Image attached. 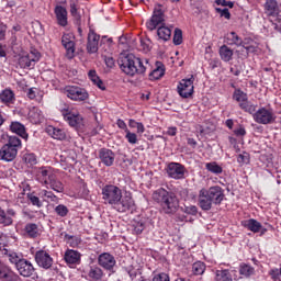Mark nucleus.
Masks as SVG:
<instances>
[{
	"label": "nucleus",
	"instance_id": "obj_1",
	"mask_svg": "<svg viewBox=\"0 0 281 281\" xmlns=\"http://www.w3.org/2000/svg\"><path fill=\"white\" fill-rule=\"evenodd\" d=\"M102 200L105 205H112L116 212H128L135 207V200L131 194L122 195V189L114 184H108L102 188Z\"/></svg>",
	"mask_w": 281,
	"mask_h": 281
},
{
	"label": "nucleus",
	"instance_id": "obj_2",
	"mask_svg": "<svg viewBox=\"0 0 281 281\" xmlns=\"http://www.w3.org/2000/svg\"><path fill=\"white\" fill-rule=\"evenodd\" d=\"M225 199V190L221 186L202 188L198 194V205L202 212H210L214 205H221Z\"/></svg>",
	"mask_w": 281,
	"mask_h": 281
},
{
	"label": "nucleus",
	"instance_id": "obj_3",
	"mask_svg": "<svg viewBox=\"0 0 281 281\" xmlns=\"http://www.w3.org/2000/svg\"><path fill=\"white\" fill-rule=\"evenodd\" d=\"M153 201L159 203L165 214H175L179 210V198L172 191L159 188L153 192Z\"/></svg>",
	"mask_w": 281,
	"mask_h": 281
},
{
	"label": "nucleus",
	"instance_id": "obj_4",
	"mask_svg": "<svg viewBox=\"0 0 281 281\" xmlns=\"http://www.w3.org/2000/svg\"><path fill=\"white\" fill-rule=\"evenodd\" d=\"M119 66L123 74L131 77L135 76L136 74L144 75L146 74V69H148V67L144 65V61L133 54L120 57Z\"/></svg>",
	"mask_w": 281,
	"mask_h": 281
},
{
	"label": "nucleus",
	"instance_id": "obj_5",
	"mask_svg": "<svg viewBox=\"0 0 281 281\" xmlns=\"http://www.w3.org/2000/svg\"><path fill=\"white\" fill-rule=\"evenodd\" d=\"M278 116H276V112L271 108H260L252 114V120L257 124H274Z\"/></svg>",
	"mask_w": 281,
	"mask_h": 281
},
{
	"label": "nucleus",
	"instance_id": "obj_6",
	"mask_svg": "<svg viewBox=\"0 0 281 281\" xmlns=\"http://www.w3.org/2000/svg\"><path fill=\"white\" fill-rule=\"evenodd\" d=\"M166 23V14L164 13V9H161V4H157L154 8V13L149 21L146 22V27L149 32L157 30Z\"/></svg>",
	"mask_w": 281,
	"mask_h": 281
},
{
	"label": "nucleus",
	"instance_id": "obj_7",
	"mask_svg": "<svg viewBox=\"0 0 281 281\" xmlns=\"http://www.w3.org/2000/svg\"><path fill=\"white\" fill-rule=\"evenodd\" d=\"M64 93L74 102H85V100H89V92H87L85 88L77 86H66Z\"/></svg>",
	"mask_w": 281,
	"mask_h": 281
},
{
	"label": "nucleus",
	"instance_id": "obj_8",
	"mask_svg": "<svg viewBox=\"0 0 281 281\" xmlns=\"http://www.w3.org/2000/svg\"><path fill=\"white\" fill-rule=\"evenodd\" d=\"M98 265L105 271H109L110 276H113V273H115V265H117V261L110 252H103L98 257Z\"/></svg>",
	"mask_w": 281,
	"mask_h": 281
},
{
	"label": "nucleus",
	"instance_id": "obj_9",
	"mask_svg": "<svg viewBox=\"0 0 281 281\" xmlns=\"http://www.w3.org/2000/svg\"><path fill=\"white\" fill-rule=\"evenodd\" d=\"M41 60V53L38 50H32L26 55H22L18 59V65L21 69H30V67H34L35 63Z\"/></svg>",
	"mask_w": 281,
	"mask_h": 281
},
{
	"label": "nucleus",
	"instance_id": "obj_10",
	"mask_svg": "<svg viewBox=\"0 0 281 281\" xmlns=\"http://www.w3.org/2000/svg\"><path fill=\"white\" fill-rule=\"evenodd\" d=\"M34 258L36 265L40 266L42 269H52V266L54 265V258H52V255H49L47 250H37L34 255Z\"/></svg>",
	"mask_w": 281,
	"mask_h": 281
},
{
	"label": "nucleus",
	"instance_id": "obj_11",
	"mask_svg": "<svg viewBox=\"0 0 281 281\" xmlns=\"http://www.w3.org/2000/svg\"><path fill=\"white\" fill-rule=\"evenodd\" d=\"M178 93L181 98H190L194 93V77L182 79L178 85Z\"/></svg>",
	"mask_w": 281,
	"mask_h": 281
},
{
	"label": "nucleus",
	"instance_id": "obj_12",
	"mask_svg": "<svg viewBox=\"0 0 281 281\" xmlns=\"http://www.w3.org/2000/svg\"><path fill=\"white\" fill-rule=\"evenodd\" d=\"M15 269L20 273V276H22V278H32V276L36 274V269L34 268V265L25 258L18 263V267Z\"/></svg>",
	"mask_w": 281,
	"mask_h": 281
},
{
	"label": "nucleus",
	"instance_id": "obj_13",
	"mask_svg": "<svg viewBox=\"0 0 281 281\" xmlns=\"http://www.w3.org/2000/svg\"><path fill=\"white\" fill-rule=\"evenodd\" d=\"M167 175L171 179H183L186 177V167L179 162H170L167 167Z\"/></svg>",
	"mask_w": 281,
	"mask_h": 281
},
{
	"label": "nucleus",
	"instance_id": "obj_14",
	"mask_svg": "<svg viewBox=\"0 0 281 281\" xmlns=\"http://www.w3.org/2000/svg\"><path fill=\"white\" fill-rule=\"evenodd\" d=\"M100 44V35L93 31L89 30L88 41H87V52L88 54H98V45Z\"/></svg>",
	"mask_w": 281,
	"mask_h": 281
},
{
	"label": "nucleus",
	"instance_id": "obj_15",
	"mask_svg": "<svg viewBox=\"0 0 281 281\" xmlns=\"http://www.w3.org/2000/svg\"><path fill=\"white\" fill-rule=\"evenodd\" d=\"M14 218H16V211L14 209H8L5 211L0 207V225L10 227L14 225Z\"/></svg>",
	"mask_w": 281,
	"mask_h": 281
},
{
	"label": "nucleus",
	"instance_id": "obj_16",
	"mask_svg": "<svg viewBox=\"0 0 281 281\" xmlns=\"http://www.w3.org/2000/svg\"><path fill=\"white\" fill-rule=\"evenodd\" d=\"M72 38L71 34H64L61 36V45L65 47L66 56L69 59L74 58L76 54V42Z\"/></svg>",
	"mask_w": 281,
	"mask_h": 281
},
{
	"label": "nucleus",
	"instance_id": "obj_17",
	"mask_svg": "<svg viewBox=\"0 0 281 281\" xmlns=\"http://www.w3.org/2000/svg\"><path fill=\"white\" fill-rule=\"evenodd\" d=\"M0 280L1 281H19L20 277L10 268V266L0 261Z\"/></svg>",
	"mask_w": 281,
	"mask_h": 281
},
{
	"label": "nucleus",
	"instance_id": "obj_18",
	"mask_svg": "<svg viewBox=\"0 0 281 281\" xmlns=\"http://www.w3.org/2000/svg\"><path fill=\"white\" fill-rule=\"evenodd\" d=\"M56 176L54 173V170H52L50 167H41L37 171V181L42 183V186H46L49 183V181Z\"/></svg>",
	"mask_w": 281,
	"mask_h": 281
},
{
	"label": "nucleus",
	"instance_id": "obj_19",
	"mask_svg": "<svg viewBox=\"0 0 281 281\" xmlns=\"http://www.w3.org/2000/svg\"><path fill=\"white\" fill-rule=\"evenodd\" d=\"M99 159L103 162V166L111 167L115 164V153L103 147L99 149Z\"/></svg>",
	"mask_w": 281,
	"mask_h": 281
},
{
	"label": "nucleus",
	"instance_id": "obj_20",
	"mask_svg": "<svg viewBox=\"0 0 281 281\" xmlns=\"http://www.w3.org/2000/svg\"><path fill=\"white\" fill-rule=\"evenodd\" d=\"M55 16L57 20V25H60V27H67L68 25V13L67 9L63 5L55 7Z\"/></svg>",
	"mask_w": 281,
	"mask_h": 281
},
{
	"label": "nucleus",
	"instance_id": "obj_21",
	"mask_svg": "<svg viewBox=\"0 0 281 281\" xmlns=\"http://www.w3.org/2000/svg\"><path fill=\"white\" fill-rule=\"evenodd\" d=\"M19 151L8 145H3L0 149V158L2 161H14Z\"/></svg>",
	"mask_w": 281,
	"mask_h": 281
},
{
	"label": "nucleus",
	"instance_id": "obj_22",
	"mask_svg": "<svg viewBox=\"0 0 281 281\" xmlns=\"http://www.w3.org/2000/svg\"><path fill=\"white\" fill-rule=\"evenodd\" d=\"M241 227H245V229L252 232V234H258L262 229V224L258 222V220L249 218L241 221Z\"/></svg>",
	"mask_w": 281,
	"mask_h": 281
},
{
	"label": "nucleus",
	"instance_id": "obj_23",
	"mask_svg": "<svg viewBox=\"0 0 281 281\" xmlns=\"http://www.w3.org/2000/svg\"><path fill=\"white\" fill-rule=\"evenodd\" d=\"M65 122L72 128H80L82 126V116L78 112H74L64 117Z\"/></svg>",
	"mask_w": 281,
	"mask_h": 281
},
{
	"label": "nucleus",
	"instance_id": "obj_24",
	"mask_svg": "<svg viewBox=\"0 0 281 281\" xmlns=\"http://www.w3.org/2000/svg\"><path fill=\"white\" fill-rule=\"evenodd\" d=\"M82 255L74 249H67L64 255V260L67 265H80V258Z\"/></svg>",
	"mask_w": 281,
	"mask_h": 281
},
{
	"label": "nucleus",
	"instance_id": "obj_25",
	"mask_svg": "<svg viewBox=\"0 0 281 281\" xmlns=\"http://www.w3.org/2000/svg\"><path fill=\"white\" fill-rule=\"evenodd\" d=\"M265 12L268 16H278L280 14V7L278 0H267L263 4Z\"/></svg>",
	"mask_w": 281,
	"mask_h": 281
},
{
	"label": "nucleus",
	"instance_id": "obj_26",
	"mask_svg": "<svg viewBox=\"0 0 281 281\" xmlns=\"http://www.w3.org/2000/svg\"><path fill=\"white\" fill-rule=\"evenodd\" d=\"M70 14L75 24L82 25V15H80L78 0H69Z\"/></svg>",
	"mask_w": 281,
	"mask_h": 281
},
{
	"label": "nucleus",
	"instance_id": "obj_27",
	"mask_svg": "<svg viewBox=\"0 0 281 281\" xmlns=\"http://www.w3.org/2000/svg\"><path fill=\"white\" fill-rule=\"evenodd\" d=\"M166 74V67L161 61H156V67L149 72V80H159L164 78Z\"/></svg>",
	"mask_w": 281,
	"mask_h": 281
},
{
	"label": "nucleus",
	"instance_id": "obj_28",
	"mask_svg": "<svg viewBox=\"0 0 281 281\" xmlns=\"http://www.w3.org/2000/svg\"><path fill=\"white\" fill-rule=\"evenodd\" d=\"M171 36H172V29L164 24L161 26H158L157 29L158 41H162L164 43H167V41H169Z\"/></svg>",
	"mask_w": 281,
	"mask_h": 281
},
{
	"label": "nucleus",
	"instance_id": "obj_29",
	"mask_svg": "<svg viewBox=\"0 0 281 281\" xmlns=\"http://www.w3.org/2000/svg\"><path fill=\"white\" fill-rule=\"evenodd\" d=\"M88 278L90 281H101L104 278V271L98 266H91L88 271Z\"/></svg>",
	"mask_w": 281,
	"mask_h": 281
},
{
	"label": "nucleus",
	"instance_id": "obj_30",
	"mask_svg": "<svg viewBox=\"0 0 281 281\" xmlns=\"http://www.w3.org/2000/svg\"><path fill=\"white\" fill-rule=\"evenodd\" d=\"M11 133H15L22 137V139H27V132L25 131V125L21 124L20 122H12L10 125Z\"/></svg>",
	"mask_w": 281,
	"mask_h": 281
},
{
	"label": "nucleus",
	"instance_id": "obj_31",
	"mask_svg": "<svg viewBox=\"0 0 281 281\" xmlns=\"http://www.w3.org/2000/svg\"><path fill=\"white\" fill-rule=\"evenodd\" d=\"M46 133L50 135L53 139H59V140L67 139V133H65V130H60L52 125L46 128Z\"/></svg>",
	"mask_w": 281,
	"mask_h": 281
},
{
	"label": "nucleus",
	"instance_id": "obj_32",
	"mask_svg": "<svg viewBox=\"0 0 281 281\" xmlns=\"http://www.w3.org/2000/svg\"><path fill=\"white\" fill-rule=\"evenodd\" d=\"M29 120L32 124H41V120H43V112L38 108H32L29 111Z\"/></svg>",
	"mask_w": 281,
	"mask_h": 281
},
{
	"label": "nucleus",
	"instance_id": "obj_33",
	"mask_svg": "<svg viewBox=\"0 0 281 281\" xmlns=\"http://www.w3.org/2000/svg\"><path fill=\"white\" fill-rule=\"evenodd\" d=\"M220 57L224 63H229V60L234 58V50L229 48L227 45H222L220 47Z\"/></svg>",
	"mask_w": 281,
	"mask_h": 281
},
{
	"label": "nucleus",
	"instance_id": "obj_34",
	"mask_svg": "<svg viewBox=\"0 0 281 281\" xmlns=\"http://www.w3.org/2000/svg\"><path fill=\"white\" fill-rule=\"evenodd\" d=\"M46 188H50V190H54V192L63 193L65 192V184L58 178L55 177L49 181V183L46 186Z\"/></svg>",
	"mask_w": 281,
	"mask_h": 281
},
{
	"label": "nucleus",
	"instance_id": "obj_35",
	"mask_svg": "<svg viewBox=\"0 0 281 281\" xmlns=\"http://www.w3.org/2000/svg\"><path fill=\"white\" fill-rule=\"evenodd\" d=\"M0 100L2 104H14V92L10 89H4L0 93Z\"/></svg>",
	"mask_w": 281,
	"mask_h": 281
},
{
	"label": "nucleus",
	"instance_id": "obj_36",
	"mask_svg": "<svg viewBox=\"0 0 281 281\" xmlns=\"http://www.w3.org/2000/svg\"><path fill=\"white\" fill-rule=\"evenodd\" d=\"M88 78L93 82V85H97V87L101 89V91H104L106 89V87H104V82L100 79L95 70H90L88 72Z\"/></svg>",
	"mask_w": 281,
	"mask_h": 281
},
{
	"label": "nucleus",
	"instance_id": "obj_37",
	"mask_svg": "<svg viewBox=\"0 0 281 281\" xmlns=\"http://www.w3.org/2000/svg\"><path fill=\"white\" fill-rule=\"evenodd\" d=\"M24 232L29 238H38V225L29 223L24 227Z\"/></svg>",
	"mask_w": 281,
	"mask_h": 281
},
{
	"label": "nucleus",
	"instance_id": "obj_38",
	"mask_svg": "<svg viewBox=\"0 0 281 281\" xmlns=\"http://www.w3.org/2000/svg\"><path fill=\"white\" fill-rule=\"evenodd\" d=\"M239 108L241 109V111H245V113L254 115V113H256V109H258V105L254 104L251 101L247 99L246 101L239 103Z\"/></svg>",
	"mask_w": 281,
	"mask_h": 281
},
{
	"label": "nucleus",
	"instance_id": "obj_39",
	"mask_svg": "<svg viewBox=\"0 0 281 281\" xmlns=\"http://www.w3.org/2000/svg\"><path fill=\"white\" fill-rule=\"evenodd\" d=\"M228 45H236V47H243V37L238 36L236 32H231L227 37Z\"/></svg>",
	"mask_w": 281,
	"mask_h": 281
},
{
	"label": "nucleus",
	"instance_id": "obj_40",
	"mask_svg": "<svg viewBox=\"0 0 281 281\" xmlns=\"http://www.w3.org/2000/svg\"><path fill=\"white\" fill-rule=\"evenodd\" d=\"M205 169L209 172H212V175H223V167H221L216 161L206 162Z\"/></svg>",
	"mask_w": 281,
	"mask_h": 281
},
{
	"label": "nucleus",
	"instance_id": "obj_41",
	"mask_svg": "<svg viewBox=\"0 0 281 281\" xmlns=\"http://www.w3.org/2000/svg\"><path fill=\"white\" fill-rule=\"evenodd\" d=\"M239 273H240V276H244L245 278H250V276H254V273H256V269H254V267H251L247 263H241L239 266Z\"/></svg>",
	"mask_w": 281,
	"mask_h": 281
},
{
	"label": "nucleus",
	"instance_id": "obj_42",
	"mask_svg": "<svg viewBox=\"0 0 281 281\" xmlns=\"http://www.w3.org/2000/svg\"><path fill=\"white\" fill-rule=\"evenodd\" d=\"M8 258L9 262H11V265H14L15 268H18L19 263L24 259L23 255L15 251L9 252Z\"/></svg>",
	"mask_w": 281,
	"mask_h": 281
},
{
	"label": "nucleus",
	"instance_id": "obj_43",
	"mask_svg": "<svg viewBox=\"0 0 281 281\" xmlns=\"http://www.w3.org/2000/svg\"><path fill=\"white\" fill-rule=\"evenodd\" d=\"M216 281H232V273H229V270H217L216 271Z\"/></svg>",
	"mask_w": 281,
	"mask_h": 281
},
{
	"label": "nucleus",
	"instance_id": "obj_44",
	"mask_svg": "<svg viewBox=\"0 0 281 281\" xmlns=\"http://www.w3.org/2000/svg\"><path fill=\"white\" fill-rule=\"evenodd\" d=\"M5 145L10 148H14L19 153V148L22 146L21 138L16 136H10Z\"/></svg>",
	"mask_w": 281,
	"mask_h": 281
},
{
	"label": "nucleus",
	"instance_id": "obj_45",
	"mask_svg": "<svg viewBox=\"0 0 281 281\" xmlns=\"http://www.w3.org/2000/svg\"><path fill=\"white\" fill-rule=\"evenodd\" d=\"M192 271L194 276H203L205 273V263L202 261L194 262L192 265Z\"/></svg>",
	"mask_w": 281,
	"mask_h": 281
},
{
	"label": "nucleus",
	"instance_id": "obj_46",
	"mask_svg": "<svg viewBox=\"0 0 281 281\" xmlns=\"http://www.w3.org/2000/svg\"><path fill=\"white\" fill-rule=\"evenodd\" d=\"M40 196H42V199H48V201H52L53 203H56V201H58V196H56L54 192L47 190H42L40 192Z\"/></svg>",
	"mask_w": 281,
	"mask_h": 281
},
{
	"label": "nucleus",
	"instance_id": "obj_47",
	"mask_svg": "<svg viewBox=\"0 0 281 281\" xmlns=\"http://www.w3.org/2000/svg\"><path fill=\"white\" fill-rule=\"evenodd\" d=\"M233 100H236V102H239V104H241V102H246V100H248L247 93L243 92L241 90H235L233 94Z\"/></svg>",
	"mask_w": 281,
	"mask_h": 281
},
{
	"label": "nucleus",
	"instance_id": "obj_48",
	"mask_svg": "<svg viewBox=\"0 0 281 281\" xmlns=\"http://www.w3.org/2000/svg\"><path fill=\"white\" fill-rule=\"evenodd\" d=\"M55 213L57 216H60L61 218H65L67 214H69V209L65 206L64 204H59L55 207Z\"/></svg>",
	"mask_w": 281,
	"mask_h": 281
},
{
	"label": "nucleus",
	"instance_id": "obj_49",
	"mask_svg": "<svg viewBox=\"0 0 281 281\" xmlns=\"http://www.w3.org/2000/svg\"><path fill=\"white\" fill-rule=\"evenodd\" d=\"M181 43H183V31L175 29L173 45H181Z\"/></svg>",
	"mask_w": 281,
	"mask_h": 281
},
{
	"label": "nucleus",
	"instance_id": "obj_50",
	"mask_svg": "<svg viewBox=\"0 0 281 281\" xmlns=\"http://www.w3.org/2000/svg\"><path fill=\"white\" fill-rule=\"evenodd\" d=\"M59 111H60L63 117L65 119L67 115H69L70 113L74 112V109H71V106H69V104L61 102L59 104Z\"/></svg>",
	"mask_w": 281,
	"mask_h": 281
},
{
	"label": "nucleus",
	"instance_id": "obj_51",
	"mask_svg": "<svg viewBox=\"0 0 281 281\" xmlns=\"http://www.w3.org/2000/svg\"><path fill=\"white\" fill-rule=\"evenodd\" d=\"M181 210L184 214H189L191 216H196V214H199V207H196V205L183 206Z\"/></svg>",
	"mask_w": 281,
	"mask_h": 281
},
{
	"label": "nucleus",
	"instance_id": "obj_52",
	"mask_svg": "<svg viewBox=\"0 0 281 281\" xmlns=\"http://www.w3.org/2000/svg\"><path fill=\"white\" fill-rule=\"evenodd\" d=\"M27 199L31 201L32 205L35 207H41L43 205V202H41V199L33 193H27Z\"/></svg>",
	"mask_w": 281,
	"mask_h": 281
},
{
	"label": "nucleus",
	"instance_id": "obj_53",
	"mask_svg": "<svg viewBox=\"0 0 281 281\" xmlns=\"http://www.w3.org/2000/svg\"><path fill=\"white\" fill-rule=\"evenodd\" d=\"M269 276L273 281H281V268H273L269 271Z\"/></svg>",
	"mask_w": 281,
	"mask_h": 281
},
{
	"label": "nucleus",
	"instance_id": "obj_54",
	"mask_svg": "<svg viewBox=\"0 0 281 281\" xmlns=\"http://www.w3.org/2000/svg\"><path fill=\"white\" fill-rule=\"evenodd\" d=\"M215 11L217 12V14H220V16L226 19L227 21H229V19H232V13H229V9L224 8H216Z\"/></svg>",
	"mask_w": 281,
	"mask_h": 281
},
{
	"label": "nucleus",
	"instance_id": "obj_55",
	"mask_svg": "<svg viewBox=\"0 0 281 281\" xmlns=\"http://www.w3.org/2000/svg\"><path fill=\"white\" fill-rule=\"evenodd\" d=\"M237 161L240 166H245V164H249V154L247 151H244L243 154H239L237 156Z\"/></svg>",
	"mask_w": 281,
	"mask_h": 281
},
{
	"label": "nucleus",
	"instance_id": "obj_56",
	"mask_svg": "<svg viewBox=\"0 0 281 281\" xmlns=\"http://www.w3.org/2000/svg\"><path fill=\"white\" fill-rule=\"evenodd\" d=\"M125 139H127L128 144L135 145L137 144V134L130 132V130H126Z\"/></svg>",
	"mask_w": 281,
	"mask_h": 281
},
{
	"label": "nucleus",
	"instance_id": "obj_57",
	"mask_svg": "<svg viewBox=\"0 0 281 281\" xmlns=\"http://www.w3.org/2000/svg\"><path fill=\"white\" fill-rule=\"evenodd\" d=\"M153 281H170V277L166 272L155 274Z\"/></svg>",
	"mask_w": 281,
	"mask_h": 281
},
{
	"label": "nucleus",
	"instance_id": "obj_58",
	"mask_svg": "<svg viewBox=\"0 0 281 281\" xmlns=\"http://www.w3.org/2000/svg\"><path fill=\"white\" fill-rule=\"evenodd\" d=\"M133 227L136 234H142V232H144V229L146 228L144 222H135Z\"/></svg>",
	"mask_w": 281,
	"mask_h": 281
},
{
	"label": "nucleus",
	"instance_id": "obj_59",
	"mask_svg": "<svg viewBox=\"0 0 281 281\" xmlns=\"http://www.w3.org/2000/svg\"><path fill=\"white\" fill-rule=\"evenodd\" d=\"M24 159L26 164H30V166H36V155L26 154Z\"/></svg>",
	"mask_w": 281,
	"mask_h": 281
},
{
	"label": "nucleus",
	"instance_id": "obj_60",
	"mask_svg": "<svg viewBox=\"0 0 281 281\" xmlns=\"http://www.w3.org/2000/svg\"><path fill=\"white\" fill-rule=\"evenodd\" d=\"M153 44V42H150V40H140V47L143 49V52H150V45Z\"/></svg>",
	"mask_w": 281,
	"mask_h": 281
},
{
	"label": "nucleus",
	"instance_id": "obj_61",
	"mask_svg": "<svg viewBox=\"0 0 281 281\" xmlns=\"http://www.w3.org/2000/svg\"><path fill=\"white\" fill-rule=\"evenodd\" d=\"M216 5H223V8H234V2L226 0H215Z\"/></svg>",
	"mask_w": 281,
	"mask_h": 281
},
{
	"label": "nucleus",
	"instance_id": "obj_62",
	"mask_svg": "<svg viewBox=\"0 0 281 281\" xmlns=\"http://www.w3.org/2000/svg\"><path fill=\"white\" fill-rule=\"evenodd\" d=\"M234 135H236L237 137H245L247 135V131L245 130V127L239 126L238 128L234 130Z\"/></svg>",
	"mask_w": 281,
	"mask_h": 281
},
{
	"label": "nucleus",
	"instance_id": "obj_63",
	"mask_svg": "<svg viewBox=\"0 0 281 281\" xmlns=\"http://www.w3.org/2000/svg\"><path fill=\"white\" fill-rule=\"evenodd\" d=\"M5 32H8V25L0 24V41L5 38Z\"/></svg>",
	"mask_w": 281,
	"mask_h": 281
},
{
	"label": "nucleus",
	"instance_id": "obj_64",
	"mask_svg": "<svg viewBox=\"0 0 281 281\" xmlns=\"http://www.w3.org/2000/svg\"><path fill=\"white\" fill-rule=\"evenodd\" d=\"M209 65H210L211 69H216V68L221 67V60L220 59H211Z\"/></svg>",
	"mask_w": 281,
	"mask_h": 281
}]
</instances>
